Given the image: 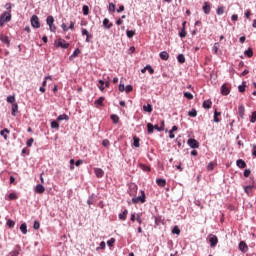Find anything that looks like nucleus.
I'll use <instances>...</instances> for the list:
<instances>
[{
	"mask_svg": "<svg viewBox=\"0 0 256 256\" xmlns=\"http://www.w3.org/2000/svg\"><path fill=\"white\" fill-rule=\"evenodd\" d=\"M128 213H129V211H128L127 209H125V210L123 211V213H120V214L118 215L119 219H120L121 221H125V219H127Z\"/></svg>",
	"mask_w": 256,
	"mask_h": 256,
	"instance_id": "nucleus-21",
	"label": "nucleus"
},
{
	"mask_svg": "<svg viewBox=\"0 0 256 256\" xmlns=\"http://www.w3.org/2000/svg\"><path fill=\"white\" fill-rule=\"evenodd\" d=\"M254 188V186H252V185H248V186H245L244 187V191H245V193H246V195H250V191H251V189H253Z\"/></svg>",
	"mask_w": 256,
	"mask_h": 256,
	"instance_id": "nucleus-44",
	"label": "nucleus"
},
{
	"mask_svg": "<svg viewBox=\"0 0 256 256\" xmlns=\"http://www.w3.org/2000/svg\"><path fill=\"white\" fill-rule=\"evenodd\" d=\"M6 225H7V227H9L10 229H13V227H15V221L9 219V220H7V222H6Z\"/></svg>",
	"mask_w": 256,
	"mask_h": 256,
	"instance_id": "nucleus-42",
	"label": "nucleus"
},
{
	"mask_svg": "<svg viewBox=\"0 0 256 256\" xmlns=\"http://www.w3.org/2000/svg\"><path fill=\"white\" fill-rule=\"evenodd\" d=\"M154 129H156V131H159V132L165 131V121L161 122V126L160 127H159V125H155Z\"/></svg>",
	"mask_w": 256,
	"mask_h": 256,
	"instance_id": "nucleus-26",
	"label": "nucleus"
},
{
	"mask_svg": "<svg viewBox=\"0 0 256 256\" xmlns=\"http://www.w3.org/2000/svg\"><path fill=\"white\" fill-rule=\"evenodd\" d=\"M238 113H239V116L241 117V119H243V117H245V106L240 105L238 107Z\"/></svg>",
	"mask_w": 256,
	"mask_h": 256,
	"instance_id": "nucleus-19",
	"label": "nucleus"
},
{
	"mask_svg": "<svg viewBox=\"0 0 256 256\" xmlns=\"http://www.w3.org/2000/svg\"><path fill=\"white\" fill-rule=\"evenodd\" d=\"M173 235H181V229H179V226H174L172 229Z\"/></svg>",
	"mask_w": 256,
	"mask_h": 256,
	"instance_id": "nucleus-35",
	"label": "nucleus"
},
{
	"mask_svg": "<svg viewBox=\"0 0 256 256\" xmlns=\"http://www.w3.org/2000/svg\"><path fill=\"white\" fill-rule=\"evenodd\" d=\"M30 23L34 29H39V27H41V23L39 22V17L37 15H33L31 17Z\"/></svg>",
	"mask_w": 256,
	"mask_h": 256,
	"instance_id": "nucleus-3",
	"label": "nucleus"
},
{
	"mask_svg": "<svg viewBox=\"0 0 256 256\" xmlns=\"http://www.w3.org/2000/svg\"><path fill=\"white\" fill-rule=\"evenodd\" d=\"M55 47H61V49H68L69 43L63 39H58L57 42H55Z\"/></svg>",
	"mask_w": 256,
	"mask_h": 256,
	"instance_id": "nucleus-4",
	"label": "nucleus"
},
{
	"mask_svg": "<svg viewBox=\"0 0 256 256\" xmlns=\"http://www.w3.org/2000/svg\"><path fill=\"white\" fill-rule=\"evenodd\" d=\"M34 141L35 140L33 138L28 139L27 142H26L27 147H33V142Z\"/></svg>",
	"mask_w": 256,
	"mask_h": 256,
	"instance_id": "nucleus-54",
	"label": "nucleus"
},
{
	"mask_svg": "<svg viewBox=\"0 0 256 256\" xmlns=\"http://www.w3.org/2000/svg\"><path fill=\"white\" fill-rule=\"evenodd\" d=\"M184 97H186V99L191 100V99H193V94H191V92H185Z\"/></svg>",
	"mask_w": 256,
	"mask_h": 256,
	"instance_id": "nucleus-55",
	"label": "nucleus"
},
{
	"mask_svg": "<svg viewBox=\"0 0 256 256\" xmlns=\"http://www.w3.org/2000/svg\"><path fill=\"white\" fill-rule=\"evenodd\" d=\"M57 121H69V116L67 114H61L57 117Z\"/></svg>",
	"mask_w": 256,
	"mask_h": 256,
	"instance_id": "nucleus-27",
	"label": "nucleus"
},
{
	"mask_svg": "<svg viewBox=\"0 0 256 256\" xmlns=\"http://www.w3.org/2000/svg\"><path fill=\"white\" fill-rule=\"evenodd\" d=\"M110 119H112V121H113V123H114L115 125H117V123H119V116H118L117 114H112V115L110 116Z\"/></svg>",
	"mask_w": 256,
	"mask_h": 256,
	"instance_id": "nucleus-33",
	"label": "nucleus"
},
{
	"mask_svg": "<svg viewBox=\"0 0 256 256\" xmlns=\"http://www.w3.org/2000/svg\"><path fill=\"white\" fill-rule=\"evenodd\" d=\"M189 117H197V110L192 109L188 112Z\"/></svg>",
	"mask_w": 256,
	"mask_h": 256,
	"instance_id": "nucleus-51",
	"label": "nucleus"
},
{
	"mask_svg": "<svg viewBox=\"0 0 256 256\" xmlns=\"http://www.w3.org/2000/svg\"><path fill=\"white\" fill-rule=\"evenodd\" d=\"M212 51L215 55H217V53H219V42L214 43V45L212 47Z\"/></svg>",
	"mask_w": 256,
	"mask_h": 256,
	"instance_id": "nucleus-36",
	"label": "nucleus"
},
{
	"mask_svg": "<svg viewBox=\"0 0 256 256\" xmlns=\"http://www.w3.org/2000/svg\"><path fill=\"white\" fill-rule=\"evenodd\" d=\"M51 129H57L59 130V122L53 120L50 124Z\"/></svg>",
	"mask_w": 256,
	"mask_h": 256,
	"instance_id": "nucleus-38",
	"label": "nucleus"
},
{
	"mask_svg": "<svg viewBox=\"0 0 256 256\" xmlns=\"http://www.w3.org/2000/svg\"><path fill=\"white\" fill-rule=\"evenodd\" d=\"M94 173L98 179H101V177H103V175H105V172L101 168L94 169Z\"/></svg>",
	"mask_w": 256,
	"mask_h": 256,
	"instance_id": "nucleus-12",
	"label": "nucleus"
},
{
	"mask_svg": "<svg viewBox=\"0 0 256 256\" xmlns=\"http://www.w3.org/2000/svg\"><path fill=\"white\" fill-rule=\"evenodd\" d=\"M118 90L120 91V93H123V91H125V84H119L118 86Z\"/></svg>",
	"mask_w": 256,
	"mask_h": 256,
	"instance_id": "nucleus-60",
	"label": "nucleus"
},
{
	"mask_svg": "<svg viewBox=\"0 0 256 256\" xmlns=\"http://www.w3.org/2000/svg\"><path fill=\"white\" fill-rule=\"evenodd\" d=\"M221 93L223 95H229V93H231V90H229L227 85L223 84L222 87H221Z\"/></svg>",
	"mask_w": 256,
	"mask_h": 256,
	"instance_id": "nucleus-18",
	"label": "nucleus"
},
{
	"mask_svg": "<svg viewBox=\"0 0 256 256\" xmlns=\"http://www.w3.org/2000/svg\"><path fill=\"white\" fill-rule=\"evenodd\" d=\"M103 101H105V97L101 96L99 99L95 100L94 104L96 107H103Z\"/></svg>",
	"mask_w": 256,
	"mask_h": 256,
	"instance_id": "nucleus-14",
	"label": "nucleus"
},
{
	"mask_svg": "<svg viewBox=\"0 0 256 256\" xmlns=\"http://www.w3.org/2000/svg\"><path fill=\"white\" fill-rule=\"evenodd\" d=\"M219 115H221V112H217V110H215L214 112V123H220L221 120L219 119Z\"/></svg>",
	"mask_w": 256,
	"mask_h": 256,
	"instance_id": "nucleus-32",
	"label": "nucleus"
},
{
	"mask_svg": "<svg viewBox=\"0 0 256 256\" xmlns=\"http://www.w3.org/2000/svg\"><path fill=\"white\" fill-rule=\"evenodd\" d=\"M187 144L191 149H199V142L196 139H188Z\"/></svg>",
	"mask_w": 256,
	"mask_h": 256,
	"instance_id": "nucleus-7",
	"label": "nucleus"
},
{
	"mask_svg": "<svg viewBox=\"0 0 256 256\" xmlns=\"http://www.w3.org/2000/svg\"><path fill=\"white\" fill-rule=\"evenodd\" d=\"M159 57L162 61H167L169 59V53H167V51H162L160 52Z\"/></svg>",
	"mask_w": 256,
	"mask_h": 256,
	"instance_id": "nucleus-16",
	"label": "nucleus"
},
{
	"mask_svg": "<svg viewBox=\"0 0 256 256\" xmlns=\"http://www.w3.org/2000/svg\"><path fill=\"white\" fill-rule=\"evenodd\" d=\"M256 122V111L252 112L251 118H250V123H255Z\"/></svg>",
	"mask_w": 256,
	"mask_h": 256,
	"instance_id": "nucleus-52",
	"label": "nucleus"
},
{
	"mask_svg": "<svg viewBox=\"0 0 256 256\" xmlns=\"http://www.w3.org/2000/svg\"><path fill=\"white\" fill-rule=\"evenodd\" d=\"M17 198H18V196H17V193H15V192H12L8 195L9 201H15V199H17Z\"/></svg>",
	"mask_w": 256,
	"mask_h": 256,
	"instance_id": "nucleus-37",
	"label": "nucleus"
},
{
	"mask_svg": "<svg viewBox=\"0 0 256 256\" xmlns=\"http://www.w3.org/2000/svg\"><path fill=\"white\" fill-rule=\"evenodd\" d=\"M11 256H19V250H14L10 253Z\"/></svg>",
	"mask_w": 256,
	"mask_h": 256,
	"instance_id": "nucleus-64",
	"label": "nucleus"
},
{
	"mask_svg": "<svg viewBox=\"0 0 256 256\" xmlns=\"http://www.w3.org/2000/svg\"><path fill=\"white\" fill-rule=\"evenodd\" d=\"M102 145H103V147H109V145H110L109 140H107V139L103 140Z\"/></svg>",
	"mask_w": 256,
	"mask_h": 256,
	"instance_id": "nucleus-62",
	"label": "nucleus"
},
{
	"mask_svg": "<svg viewBox=\"0 0 256 256\" xmlns=\"http://www.w3.org/2000/svg\"><path fill=\"white\" fill-rule=\"evenodd\" d=\"M98 83L100 84L99 86L100 91H105V81L99 80Z\"/></svg>",
	"mask_w": 256,
	"mask_h": 256,
	"instance_id": "nucleus-48",
	"label": "nucleus"
},
{
	"mask_svg": "<svg viewBox=\"0 0 256 256\" xmlns=\"http://www.w3.org/2000/svg\"><path fill=\"white\" fill-rule=\"evenodd\" d=\"M244 55L249 58L253 57V48H248L247 50H245Z\"/></svg>",
	"mask_w": 256,
	"mask_h": 256,
	"instance_id": "nucleus-29",
	"label": "nucleus"
},
{
	"mask_svg": "<svg viewBox=\"0 0 256 256\" xmlns=\"http://www.w3.org/2000/svg\"><path fill=\"white\" fill-rule=\"evenodd\" d=\"M124 91H126V93H131V91H133V86L132 85H127L126 87H125V90Z\"/></svg>",
	"mask_w": 256,
	"mask_h": 256,
	"instance_id": "nucleus-58",
	"label": "nucleus"
},
{
	"mask_svg": "<svg viewBox=\"0 0 256 256\" xmlns=\"http://www.w3.org/2000/svg\"><path fill=\"white\" fill-rule=\"evenodd\" d=\"M34 191L39 195H43V193H45V186H43L42 184H37L34 188Z\"/></svg>",
	"mask_w": 256,
	"mask_h": 256,
	"instance_id": "nucleus-8",
	"label": "nucleus"
},
{
	"mask_svg": "<svg viewBox=\"0 0 256 256\" xmlns=\"http://www.w3.org/2000/svg\"><path fill=\"white\" fill-rule=\"evenodd\" d=\"M202 9L205 15H209V13H211V4L209 2H205Z\"/></svg>",
	"mask_w": 256,
	"mask_h": 256,
	"instance_id": "nucleus-9",
	"label": "nucleus"
},
{
	"mask_svg": "<svg viewBox=\"0 0 256 256\" xmlns=\"http://www.w3.org/2000/svg\"><path fill=\"white\" fill-rule=\"evenodd\" d=\"M103 26L105 27V29H111V27H113V24L109 23V19L108 18H105L103 20Z\"/></svg>",
	"mask_w": 256,
	"mask_h": 256,
	"instance_id": "nucleus-24",
	"label": "nucleus"
},
{
	"mask_svg": "<svg viewBox=\"0 0 256 256\" xmlns=\"http://www.w3.org/2000/svg\"><path fill=\"white\" fill-rule=\"evenodd\" d=\"M236 165L239 167V169H245V167H247V163H245V160L243 159H238L236 161Z\"/></svg>",
	"mask_w": 256,
	"mask_h": 256,
	"instance_id": "nucleus-13",
	"label": "nucleus"
},
{
	"mask_svg": "<svg viewBox=\"0 0 256 256\" xmlns=\"http://www.w3.org/2000/svg\"><path fill=\"white\" fill-rule=\"evenodd\" d=\"M0 135L7 141V135H9V129L4 128L2 131H0Z\"/></svg>",
	"mask_w": 256,
	"mask_h": 256,
	"instance_id": "nucleus-28",
	"label": "nucleus"
},
{
	"mask_svg": "<svg viewBox=\"0 0 256 256\" xmlns=\"http://www.w3.org/2000/svg\"><path fill=\"white\" fill-rule=\"evenodd\" d=\"M143 111L146 113H152L153 112V106L151 104H147L143 106Z\"/></svg>",
	"mask_w": 256,
	"mask_h": 256,
	"instance_id": "nucleus-25",
	"label": "nucleus"
},
{
	"mask_svg": "<svg viewBox=\"0 0 256 256\" xmlns=\"http://www.w3.org/2000/svg\"><path fill=\"white\" fill-rule=\"evenodd\" d=\"M108 11L109 13H115V4L113 2L109 3Z\"/></svg>",
	"mask_w": 256,
	"mask_h": 256,
	"instance_id": "nucleus-41",
	"label": "nucleus"
},
{
	"mask_svg": "<svg viewBox=\"0 0 256 256\" xmlns=\"http://www.w3.org/2000/svg\"><path fill=\"white\" fill-rule=\"evenodd\" d=\"M7 103H11V105L16 104L15 103V95H10L6 98Z\"/></svg>",
	"mask_w": 256,
	"mask_h": 256,
	"instance_id": "nucleus-34",
	"label": "nucleus"
},
{
	"mask_svg": "<svg viewBox=\"0 0 256 256\" xmlns=\"http://www.w3.org/2000/svg\"><path fill=\"white\" fill-rule=\"evenodd\" d=\"M147 129H148L149 135H151V133H153V131H155V127L151 123L147 124Z\"/></svg>",
	"mask_w": 256,
	"mask_h": 256,
	"instance_id": "nucleus-40",
	"label": "nucleus"
},
{
	"mask_svg": "<svg viewBox=\"0 0 256 256\" xmlns=\"http://www.w3.org/2000/svg\"><path fill=\"white\" fill-rule=\"evenodd\" d=\"M146 71H148L150 75H153L155 73V70L153 69V67H151V65L146 66Z\"/></svg>",
	"mask_w": 256,
	"mask_h": 256,
	"instance_id": "nucleus-49",
	"label": "nucleus"
},
{
	"mask_svg": "<svg viewBox=\"0 0 256 256\" xmlns=\"http://www.w3.org/2000/svg\"><path fill=\"white\" fill-rule=\"evenodd\" d=\"M179 37L181 39H184V37H187V31H185V28H182L180 33H179Z\"/></svg>",
	"mask_w": 256,
	"mask_h": 256,
	"instance_id": "nucleus-46",
	"label": "nucleus"
},
{
	"mask_svg": "<svg viewBox=\"0 0 256 256\" xmlns=\"http://www.w3.org/2000/svg\"><path fill=\"white\" fill-rule=\"evenodd\" d=\"M177 61H178V63H185V55L179 54L177 56Z\"/></svg>",
	"mask_w": 256,
	"mask_h": 256,
	"instance_id": "nucleus-43",
	"label": "nucleus"
},
{
	"mask_svg": "<svg viewBox=\"0 0 256 256\" xmlns=\"http://www.w3.org/2000/svg\"><path fill=\"white\" fill-rule=\"evenodd\" d=\"M132 203H145V191H141V196L133 197Z\"/></svg>",
	"mask_w": 256,
	"mask_h": 256,
	"instance_id": "nucleus-5",
	"label": "nucleus"
},
{
	"mask_svg": "<svg viewBox=\"0 0 256 256\" xmlns=\"http://www.w3.org/2000/svg\"><path fill=\"white\" fill-rule=\"evenodd\" d=\"M40 227H41V224L39 223V221H35L33 225V229L37 231Z\"/></svg>",
	"mask_w": 256,
	"mask_h": 256,
	"instance_id": "nucleus-59",
	"label": "nucleus"
},
{
	"mask_svg": "<svg viewBox=\"0 0 256 256\" xmlns=\"http://www.w3.org/2000/svg\"><path fill=\"white\" fill-rule=\"evenodd\" d=\"M106 244L105 241L100 242V246L96 248V251H99V249H105Z\"/></svg>",
	"mask_w": 256,
	"mask_h": 256,
	"instance_id": "nucleus-57",
	"label": "nucleus"
},
{
	"mask_svg": "<svg viewBox=\"0 0 256 256\" xmlns=\"http://www.w3.org/2000/svg\"><path fill=\"white\" fill-rule=\"evenodd\" d=\"M61 28H62V30H63L65 33H67V31H69V27H67V24H65V23H62Z\"/></svg>",
	"mask_w": 256,
	"mask_h": 256,
	"instance_id": "nucleus-61",
	"label": "nucleus"
},
{
	"mask_svg": "<svg viewBox=\"0 0 256 256\" xmlns=\"http://www.w3.org/2000/svg\"><path fill=\"white\" fill-rule=\"evenodd\" d=\"M46 25H48L49 31H51V33H55L57 31V26H55V18L53 16L49 15L46 18Z\"/></svg>",
	"mask_w": 256,
	"mask_h": 256,
	"instance_id": "nucleus-1",
	"label": "nucleus"
},
{
	"mask_svg": "<svg viewBox=\"0 0 256 256\" xmlns=\"http://www.w3.org/2000/svg\"><path fill=\"white\" fill-rule=\"evenodd\" d=\"M83 15H89V6L84 5L82 7Z\"/></svg>",
	"mask_w": 256,
	"mask_h": 256,
	"instance_id": "nucleus-50",
	"label": "nucleus"
},
{
	"mask_svg": "<svg viewBox=\"0 0 256 256\" xmlns=\"http://www.w3.org/2000/svg\"><path fill=\"white\" fill-rule=\"evenodd\" d=\"M129 195H137V186L136 185H131L129 188Z\"/></svg>",
	"mask_w": 256,
	"mask_h": 256,
	"instance_id": "nucleus-23",
	"label": "nucleus"
},
{
	"mask_svg": "<svg viewBox=\"0 0 256 256\" xmlns=\"http://www.w3.org/2000/svg\"><path fill=\"white\" fill-rule=\"evenodd\" d=\"M9 21H11V13L3 12L0 16V27H3L5 23H9Z\"/></svg>",
	"mask_w": 256,
	"mask_h": 256,
	"instance_id": "nucleus-2",
	"label": "nucleus"
},
{
	"mask_svg": "<svg viewBox=\"0 0 256 256\" xmlns=\"http://www.w3.org/2000/svg\"><path fill=\"white\" fill-rule=\"evenodd\" d=\"M81 53V50L79 48H76L72 55L69 57L70 61L75 59V57H79V54Z\"/></svg>",
	"mask_w": 256,
	"mask_h": 256,
	"instance_id": "nucleus-17",
	"label": "nucleus"
},
{
	"mask_svg": "<svg viewBox=\"0 0 256 256\" xmlns=\"http://www.w3.org/2000/svg\"><path fill=\"white\" fill-rule=\"evenodd\" d=\"M209 243H210V247L212 248L217 247V243H219V239L217 238V236L210 234Z\"/></svg>",
	"mask_w": 256,
	"mask_h": 256,
	"instance_id": "nucleus-6",
	"label": "nucleus"
},
{
	"mask_svg": "<svg viewBox=\"0 0 256 256\" xmlns=\"http://www.w3.org/2000/svg\"><path fill=\"white\" fill-rule=\"evenodd\" d=\"M211 105H213V102H211V100H205L202 104V107L204 109H211Z\"/></svg>",
	"mask_w": 256,
	"mask_h": 256,
	"instance_id": "nucleus-22",
	"label": "nucleus"
},
{
	"mask_svg": "<svg viewBox=\"0 0 256 256\" xmlns=\"http://www.w3.org/2000/svg\"><path fill=\"white\" fill-rule=\"evenodd\" d=\"M238 91H239V93H245V84L239 85Z\"/></svg>",
	"mask_w": 256,
	"mask_h": 256,
	"instance_id": "nucleus-56",
	"label": "nucleus"
},
{
	"mask_svg": "<svg viewBox=\"0 0 256 256\" xmlns=\"http://www.w3.org/2000/svg\"><path fill=\"white\" fill-rule=\"evenodd\" d=\"M0 41L2 43H4L5 45H7V47H9L10 43H11V40H9V37L8 36H5L3 34L0 35Z\"/></svg>",
	"mask_w": 256,
	"mask_h": 256,
	"instance_id": "nucleus-10",
	"label": "nucleus"
},
{
	"mask_svg": "<svg viewBox=\"0 0 256 256\" xmlns=\"http://www.w3.org/2000/svg\"><path fill=\"white\" fill-rule=\"evenodd\" d=\"M17 111H19V105L16 103V104H12V111H11V115L13 117H16L17 116Z\"/></svg>",
	"mask_w": 256,
	"mask_h": 256,
	"instance_id": "nucleus-15",
	"label": "nucleus"
},
{
	"mask_svg": "<svg viewBox=\"0 0 256 256\" xmlns=\"http://www.w3.org/2000/svg\"><path fill=\"white\" fill-rule=\"evenodd\" d=\"M217 15H223L225 13V7L220 6L218 7V9L216 10Z\"/></svg>",
	"mask_w": 256,
	"mask_h": 256,
	"instance_id": "nucleus-45",
	"label": "nucleus"
},
{
	"mask_svg": "<svg viewBox=\"0 0 256 256\" xmlns=\"http://www.w3.org/2000/svg\"><path fill=\"white\" fill-rule=\"evenodd\" d=\"M20 231H21V233H22L23 235H27V224L22 223V224L20 225Z\"/></svg>",
	"mask_w": 256,
	"mask_h": 256,
	"instance_id": "nucleus-30",
	"label": "nucleus"
},
{
	"mask_svg": "<svg viewBox=\"0 0 256 256\" xmlns=\"http://www.w3.org/2000/svg\"><path fill=\"white\" fill-rule=\"evenodd\" d=\"M248 247H247V244L244 242V241H241L239 243V250L242 252V253H247L248 251Z\"/></svg>",
	"mask_w": 256,
	"mask_h": 256,
	"instance_id": "nucleus-11",
	"label": "nucleus"
},
{
	"mask_svg": "<svg viewBox=\"0 0 256 256\" xmlns=\"http://www.w3.org/2000/svg\"><path fill=\"white\" fill-rule=\"evenodd\" d=\"M140 169H142V171H145L146 173L151 171V168H149V166H147L145 164H141Z\"/></svg>",
	"mask_w": 256,
	"mask_h": 256,
	"instance_id": "nucleus-47",
	"label": "nucleus"
},
{
	"mask_svg": "<svg viewBox=\"0 0 256 256\" xmlns=\"http://www.w3.org/2000/svg\"><path fill=\"white\" fill-rule=\"evenodd\" d=\"M249 175H251V170L250 169L244 170V177H249Z\"/></svg>",
	"mask_w": 256,
	"mask_h": 256,
	"instance_id": "nucleus-63",
	"label": "nucleus"
},
{
	"mask_svg": "<svg viewBox=\"0 0 256 256\" xmlns=\"http://www.w3.org/2000/svg\"><path fill=\"white\" fill-rule=\"evenodd\" d=\"M126 35H127L128 39L135 37V30H127Z\"/></svg>",
	"mask_w": 256,
	"mask_h": 256,
	"instance_id": "nucleus-39",
	"label": "nucleus"
},
{
	"mask_svg": "<svg viewBox=\"0 0 256 256\" xmlns=\"http://www.w3.org/2000/svg\"><path fill=\"white\" fill-rule=\"evenodd\" d=\"M108 247H113L115 245V238H111L110 240L107 241Z\"/></svg>",
	"mask_w": 256,
	"mask_h": 256,
	"instance_id": "nucleus-53",
	"label": "nucleus"
},
{
	"mask_svg": "<svg viewBox=\"0 0 256 256\" xmlns=\"http://www.w3.org/2000/svg\"><path fill=\"white\" fill-rule=\"evenodd\" d=\"M156 183L159 187H165V185H167V181L163 178H158Z\"/></svg>",
	"mask_w": 256,
	"mask_h": 256,
	"instance_id": "nucleus-20",
	"label": "nucleus"
},
{
	"mask_svg": "<svg viewBox=\"0 0 256 256\" xmlns=\"http://www.w3.org/2000/svg\"><path fill=\"white\" fill-rule=\"evenodd\" d=\"M133 141H134L133 142L134 147H137V148L141 147V144H140L141 140L138 137L134 136Z\"/></svg>",
	"mask_w": 256,
	"mask_h": 256,
	"instance_id": "nucleus-31",
	"label": "nucleus"
}]
</instances>
